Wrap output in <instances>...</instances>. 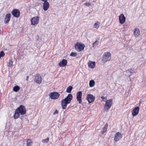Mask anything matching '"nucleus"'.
Wrapping results in <instances>:
<instances>
[{
	"mask_svg": "<svg viewBox=\"0 0 146 146\" xmlns=\"http://www.w3.org/2000/svg\"><path fill=\"white\" fill-rule=\"evenodd\" d=\"M88 64L89 67L90 68H93L96 66L95 62H92L91 61H89L88 62Z\"/></svg>",
	"mask_w": 146,
	"mask_h": 146,
	"instance_id": "19",
	"label": "nucleus"
},
{
	"mask_svg": "<svg viewBox=\"0 0 146 146\" xmlns=\"http://www.w3.org/2000/svg\"><path fill=\"white\" fill-rule=\"evenodd\" d=\"M13 63V60L12 59L9 60L8 63V66L9 67H11L12 66Z\"/></svg>",
	"mask_w": 146,
	"mask_h": 146,
	"instance_id": "24",
	"label": "nucleus"
},
{
	"mask_svg": "<svg viewBox=\"0 0 146 146\" xmlns=\"http://www.w3.org/2000/svg\"><path fill=\"white\" fill-rule=\"evenodd\" d=\"M139 108L137 106L132 111V114L133 116H136L139 113Z\"/></svg>",
	"mask_w": 146,
	"mask_h": 146,
	"instance_id": "12",
	"label": "nucleus"
},
{
	"mask_svg": "<svg viewBox=\"0 0 146 146\" xmlns=\"http://www.w3.org/2000/svg\"><path fill=\"white\" fill-rule=\"evenodd\" d=\"M11 13L14 17L16 18L19 17L20 15V11L17 9H14L11 12Z\"/></svg>",
	"mask_w": 146,
	"mask_h": 146,
	"instance_id": "8",
	"label": "nucleus"
},
{
	"mask_svg": "<svg viewBox=\"0 0 146 146\" xmlns=\"http://www.w3.org/2000/svg\"><path fill=\"white\" fill-rule=\"evenodd\" d=\"M98 44V42L97 40H96L94 43H93L92 46L93 47L97 46Z\"/></svg>",
	"mask_w": 146,
	"mask_h": 146,
	"instance_id": "30",
	"label": "nucleus"
},
{
	"mask_svg": "<svg viewBox=\"0 0 146 146\" xmlns=\"http://www.w3.org/2000/svg\"><path fill=\"white\" fill-rule=\"evenodd\" d=\"M75 47L76 50L80 52L84 50L85 46L83 44L78 42L75 44Z\"/></svg>",
	"mask_w": 146,
	"mask_h": 146,
	"instance_id": "5",
	"label": "nucleus"
},
{
	"mask_svg": "<svg viewBox=\"0 0 146 146\" xmlns=\"http://www.w3.org/2000/svg\"><path fill=\"white\" fill-rule=\"evenodd\" d=\"M84 4H85L87 6H90L91 5V3L88 2L86 3H84Z\"/></svg>",
	"mask_w": 146,
	"mask_h": 146,
	"instance_id": "34",
	"label": "nucleus"
},
{
	"mask_svg": "<svg viewBox=\"0 0 146 146\" xmlns=\"http://www.w3.org/2000/svg\"><path fill=\"white\" fill-rule=\"evenodd\" d=\"M26 110L25 107L23 105H20L19 107L16 109L15 112L14 118L17 119L20 116V114L21 115H23L26 113Z\"/></svg>",
	"mask_w": 146,
	"mask_h": 146,
	"instance_id": "1",
	"label": "nucleus"
},
{
	"mask_svg": "<svg viewBox=\"0 0 146 146\" xmlns=\"http://www.w3.org/2000/svg\"><path fill=\"white\" fill-rule=\"evenodd\" d=\"M41 0L44 1V2H45L47 1L48 0Z\"/></svg>",
	"mask_w": 146,
	"mask_h": 146,
	"instance_id": "36",
	"label": "nucleus"
},
{
	"mask_svg": "<svg viewBox=\"0 0 146 146\" xmlns=\"http://www.w3.org/2000/svg\"><path fill=\"white\" fill-rule=\"evenodd\" d=\"M111 57V54L110 52H105L102 56V59L103 63H105L110 60Z\"/></svg>",
	"mask_w": 146,
	"mask_h": 146,
	"instance_id": "4",
	"label": "nucleus"
},
{
	"mask_svg": "<svg viewBox=\"0 0 146 146\" xmlns=\"http://www.w3.org/2000/svg\"><path fill=\"white\" fill-rule=\"evenodd\" d=\"M101 98L102 99L103 101L106 102V101L107 100L106 97H104V96H103L101 97Z\"/></svg>",
	"mask_w": 146,
	"mask_h": 146,
	"instance_id": "31",
	"label": "nucleus"
},
{
	"mask_svg": "<svg viewBox=\"0 0 146 146\" xmlns=\"http://www.w3.org/2000/svg\"><path fill=\"white\" fill-rule=\"evenodd\" d=\"M86 99L87 100L89 103H90L94 101L95 98L92 95L88 94L87 96Z\"/></svg>",
	"mask_w": 146,
	"mask_h": 146,
	"instance_id": "10",
	"label": "nucleus"
},
{
	"mask_svg": "<svg viewBox=\"0 0 146 146\" xmlns=\"http://www.w3.org/2000/svg\"><path fill=\"white\" fill-rule=\"evenodd\" d=\"M73 98V96L71 94H69L66 98L62 100L61 102V105L62 108L65 109L68 104L70 103Z\"/></svg>",
	"mask_w": 146,
	"mask_h": 146,
	"instance_id": "2",
	"label": "nucleus"
},
{
	"mask_svg": "<svg viewBox=\"0 0 146 146\" xmlns=\"http://www.w3.org/2000/svg\"><path fill=\"white\" fill-rule=\"evenodd\" d=\"M5 55V53L3 51H1L0 53V56H3Z\"/></svg>",
	"mask_w": 146,
	"mask_h": 146,
	"instance_id": "32",
	"label": "nucleus"
},
{
	"mask_svg": "<svg viewBox=\"0 0 146 146\" xmlns=\"http://www.w3.org/2000/svg\"><path fill=\"white\" fill-rule=\"evenodd\" d=\"M60 96V94L58 92H51L49 94L50 97L52 99L56 100Z\"/></svg>",
	"mask_w": 146,
	"mask_h": 146,
	"instance_id": "6",
	"label": "nucleus"
},
{
	"mask_svg": "<svg viewBox=\"0 0 146 146\" xmlns=\"http://www.w3.org/2000/svg\"><path fill=\"white\" fill-rule=\"evenodd\" d=\"M19 89H20V88L18 86H15L13 88V90L15 92H17L19 90Z\"/></svg>",
	"mask_w": 146,
	"mask_h": 146,
	"instance_id": "27",
	"label": "nucleus"
},
{
	"mask_svg": "<svg viewBox=\"0 0 146 146\" xmlns=\"http://www.w3.org/2000/svg\"><path fill=\"white\" fill-rule=\"evenodd\" d=\"M133 34L135 37H137L140 35V31L139 29L135 28L134 29Z\"/></svg>",
	"mask_w": 146,
	"mask_h": 146,
	"instance_id": "17",
	"label": "nucleus"
},
{
	"mask_svg": "<svg viewBox=\"0 0 146 146\" xmlns=\"http://www.w3.org/2000/svg\"><path fill=\"white\" fill-rule=\"evenodd\" d=\"M11 15L10 13L7 14L5 17L4 23L5 24L7 23L9 21Z\"/></svg>",
	"mask_w": 146,
	"mask_h": 146,
	"instance_id": "18",
	"label": "nucleus"
},
{
	"mask_svg": "<svg viewBox=\"0 0 146 146\" xmlns=\"http://www.w3.org/2000/svg\"><path fill=\"white\" fill-rule=\"evenodd\" d=\"M41 77L38 74H36L35 78V81L36 83L40 84L41 82Z\"/></svg>",
	"mask_w": 146,
	"mask_h": 146,
	"instance_id": "13",
	"label": "nucleus"
},
{
	"mask_svg": "<svg viewBox=\"0 0 146 146\" xmlns=\"http://www.w3.org/2000/svg\"><path fill=\"white\" fill-rule=\"evenodd\" d=\"M77 54L76 53L72 52L70 53V55L73 57H75L77 56Z\"/></svg>",
	"mask_w": 146,
	"mask_h": 146,
	"instance_id": "28",
	"label": "nucleus"
},
{
	"mask_svg": "<svg viewBox=\"0 0 146 146\" xmlns=\"http://www.w3.org/2000/svg\"><path fill=\"white\" fill-rule=\"evenodd\" d=\"M49 4L48 2L47 1L44 2L43 3V9L44 11H47L49 7Z\"/></svg>",
	"mask_w": 146,
	"mask_h": 146,
	"instance_id": "16",
	"label": "nucleus"
},
{
	"mask_svg": "<svg viewBox=\"0 0 146 146\" xmlns=\"http://www.w3.org/2000/svg\"><path fill=\"white\" fill-rule=\"evenodd\" d=\"M119 20L120 23L121 24H123L125 21V17L123 14H121L119 16Z\"/></svg>",
	"mask_w": 146,
	"mask_h": 146,
	"instance_id": "14",
	"label": "nucleus"
},
{
	"mask_svg": "<svg viewBox=\"0 0 146 146\" xmlns=\"http://www.w3.org/2000/svg\"><path fill=\"white\" fill-rule=\"evenodd\" d=\"M113 104V100L110 99L108 100L106 102V103L104 106V110L105 111L108 112L111 108Z\"/></svg>",
	"mask_w": 146,
	"mask_h": 146,
	"instance_id": "3",
	"label": "nucleus"
},
{
	"mask_svg": "<svg viewBox=\"0 0 146 146\" xmlns=\"http://www.w3.org/2000/svg\"><path fill=\"white\" fill-rule=\"evenodd\" d=\"M82 91H79L76 94L77 100L80 104H81L82 102Z\"/></svg>",
	"mask_w": 146,
	"mask_h": 146,
	"instance_id": "11",
	"label": "nucleus"
},
{
	"mask_svg": "<svg viewBox=\"0 0 146 146\" xmlns=\"http://www.w3.org/2000/svg\"><path fill=\"white\" fill-rule=\"evenodd\" d=\"M32 143V141L31 139H28L27 141V146H30Z\"/></svg>",
	"mask_w": 146,
	"mask_h": 146,
	"instance_id": "26",
	"label": "nucleus"
},
{
	"mask_svg": "<svg viewBox=\"0 0 146 146\" xmlns=\"http://www.w3.org/2000/svg\"><path fill=\"white\" fill-rule=\"evenodd\" d=\"M29 78V76H27L26 79L27 81H28V80Z\"/></svg>",
	"mask_w": 146,
	"mask_h": 146,
	"instance_id": "35",
	"label": "nucleus"
},
{
	"mask_svg": "<svg viewBox=\"0 0 146 146\" xmlns=\"http://www.w3.org/2000/svg\"><path fill=\"white\" fill-rule=\"evenodd\" d=\"M67 64V60L65 59H63L61 61L59 62L58 65L60 67H64Z\"/></svg>",
	"mask_w": 146,
	"mask_h": 146,
	"instance_id": "15",
	"label": "nucleus"
},
{
	"mask_svg": "<svg viewBox=\"0 0 146 146\" xmlns=\"http://www.w3.org/2000/svg\"><path fill=\"white\" fill-rule=\"evenodd\" d=\"M49 138L48 137H47V138L45 139H43L42 140V142L44 143H46L48 142L49 141Z\"/></svg>",
	"mask_w": 146,
	"mask_h": 146,
	"instance_id": "29",
	"label": "nucleus"
},
{
	"mask_svg": "<svg viewBox=\"0 0 146 146\" xmlns=\"http://www.w3.org/2000/svg\"><path fill=\"white\" fill-rule=\"evenodd\" d=\"M39 17L38 16L34 17L31 19V24L33 25H36L38 23Z\"/></svg>",
	"mask_w": 146,
	"mask_h": 146,
	"instance_id": "7",
	"label": "nucleus"
},
{
	"mask_svg": "<svg viewBox=\"0 0 146 146\" xmlns=\"http://www.w3.org/2000/svg\"><path fill=\"white\" fill-rule=\"evenodd\" d=\"M100 23L99 22H96L94 25V28L98 29L99 27Z\"/></svg>",
	"mask_w": 146,
	"mask_h": 146,
	"instance_id": "22",
	"label": "nucleus"
},
{
	"mask_svg": "<svg viewBox=\"0 0 146 146\" xmlns=\"http://www.w3.org/2000/svg\"><path fill=\"white\" fill-rule=\"evenodd\" d=\"M58 113V111L57 110H56L53 113L54 115H55Z\"/></svg>",
	"mask_w": 146,
	"mask_h": 146,
	"instance_id": "33",
	"label": "nucleus"
},
{
	"mask_svg": "<svg viewBox=\"0 0 146 146\" xmlns=\"http://www.w3.org/2000/svg\"><path fill=\"white\" fill-rule=\"evenodd\" d=\"M122 137V135L119 132H117L115 134L114 140L116 142L118 141L121 139Z\"/></svg>",
	"mask_w": 146,
	"mask_h": 146,
	"instance_id": "9",
	"label": "nucleus"
},
{
	"mask_svg": "<svg viewBox=\"0 0 146 146\" xmlns=\"http://www.w3.org/2000/svg\"><path fill=\"white\" fill-rule=\"evenodd\" d=\"M95 84V82L93 80H91L89 82V86L90 87H93Z\"/></svg>",
	"mask_w": 146,
	"mask_h": 146,
	"instance_id": "23",
	"label": "nucleus"
},
{
	"mask_svg": "<svg viewBox=\"0 0 146 146\" xmlns=\"http://www.w3.org/2000/svg\"><path fill=\"white\" fill-rule=\"evenodd\" d=\"M108 126V125L107 123H106L104 126V127L102 129L101 133L102 134H104L105 132H106L107 130Z\"/></svg>",
	"mask_w": 146,
	"mask_h": 146,
	"instance_id": "21",
	"label": "nucleus"
},
{
	"mask_svg": "<svg viewBox=\"0 0 146 146\" xmlns=\"http://www.w3.org/2000/svg\"><path fill=\"white\" fill-rule=\"evenodd\" d=\"M126 72L127 73H134L137 72V70L132 68L127 70Z\"/></svg>",
	"mask_w": 146,
	"mask_h": 146,
	"instance_id": "20",
	"label": "nucleus"
},
{
	"mask_svg": "<svg viewBox=\"0 0 146 146\" xmlns=\"http://www.w3.org/2000/svg\"><path fill=\"white\" fill-rule=\"evenodd\" d=\"M72 89V87L71 86H69L67 88L66 91L68 93H70Z\"/></svg>",
	"mask_w": 146,
	"mask_h": 146,
	"instance_id": "25",
	"label": "nucleus"
}]
</instances>
